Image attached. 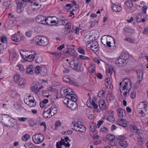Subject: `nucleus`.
<instances>
[{
    "mask_svg": "<svg viewBox=\"0 0 148 148\" xmlns=\"http://www.w3.org/2000/svg\"><path fill=\"white\" fill-rule=\"evenodd\" d=\"M52 55L56 56L57 59L59 58L61 56L60 53H58L56 52H54L52 53Z\"/></svg>",
    "mask_w": 148,
    "mask_h": 148,
    "instance_id": "obj_59",
    "label": "nucleus"
},
{
    "mask_svg": "<svg viewBox=\"0 0 148 148\" xmlns=\"http://www.w3.org/2000/svg\"><path fill=\"white\" fill-rule=\"evenodd\" d=\"M141 80L139 81V79H138L137 82L134 84V86L136 88H137L139 87V85L140 84V82Z\"/></svg>",
    "mask_w": 148,
    "mask_h": 148,
    "instance_id": "obj_58",
    "label": "nucleus"
},
{
    "mask_svg": "<svg viewBox=\"0 0 148 148\" xmlns=\"http://www.w3.org/2000/svg\"><path fill=\"white\" fill-rule=\"evenodd\" d=\"M75 92L74 91L72 92L71 93L68 94L67 93L66 95V97L71 100L72 101L76 102L77 101V99L76 96H73L72 95H74Z\"/></svg>",
    "mask_w": 148,
    "mask_h": 148,
    "instance_id": "obj_12",
    "label": "nucleus"
},
{
    "mask_svg": "<svg viewBox=\"0 0 148 148\" xmlns=\"http://www.w3.org/2000/svg\"><path fill=\"white\" fill-rule=\"evenodd\" d=\"M28 53L25 55V56H23V58L26 60L31 62L33 60L34 58L36 57V53L35 51H27Z\"/></svg>",
    "mask_w": 148,
    "mask_h": 148,
    "instance_id": "obj_5",
    "label": "nucleus"
},
{
    "mask_svg": "<svg viewBox=\"0 0 148 148\" xmlns=\"http://www.w3.org/2000/svg\"><path fill=\"white\" fill-rule=\"evenodd\" d=\"M11 39L12 40L16 42H18L21 40L19 36L17 34H14L12 35L11 37Z\"/></svg>",
    "mask_w": 148,
    "mask_h": 148,
    "instance_id": "obj_27",
    "label": "nucleus"
},
{
    "mask_svg": "<svg viewBox=\"0 0 148 148\" xmlns=\"http://www.w3.org/2000/svg\"><path fill=\"white\" fill-rule=\"evenodd\" d=\"M71 2L73 4V5L69 9H70V10H71V11H75L77 8V7L76 6V2L74 1H72Z\"/></svg>",
    "mask_w": 148,
    "mask_h": 148,
    "instance_id": "obj_36",
    "label": "nucleus"
},
{
    "mask_svg": "<svg viewBox=\"0 0 148 148\" xmlns=\"http://www.w3.org/2000/svg\"><path fill=\"white\" fill-rule=\"evenodd\" d=\"M33 40L37 45L43 46L47 45L49 42L48 38L45 36H37L33 38Z\"/></svg>",
    "mask_w": 148,
    "mask_h": 148,
    "instance_id": "obj_1",
    "label": "nucleus"
},
{
    "mask_svg": "<svg viewBox=\"0 0 148 148\" xmlns=\"http://www.w3.org/2000/svg\"><path fill=\"white\" fill-rule=\"evenodd\" d=\"M116 124L124 127H126L127 126L126 121L121 118H120L118 119L116 122Z\"/></svg>",
    "mask_w": 148,
    "mask_h": 148,
    "instance_id": "obj_11",
    "label": "nucleus"
},
{
    "mask_svg": "<svg viewBox=\"0 0 148 148\" xmlns=\"http://www.w3.org/2000/svg\"><path fill=\"white\" fill-rule=\"evenodd\" d=\"M51 18L50 17H48V18H47L45 17L44 22V23H44V24L50 25L49 23H51Z\"/></svg>",
    "mask_w": 148,
    "mask_h": 148,
    "instance_id": "obj_38",
    "label": "nucleus"
},
{
    "mask_svg": "<svg viewBox=\"0 0 148 148\" xmlns=\"http://www.w3.org/2000/svg\"><path fill=\"white\" fill-rule=\"evenodd\" d=\"M148 106V103L147 102H141L138 106V108L139 109H142L147 113H148V109L147 107Z\"/></svg>",
    "mask_w": 148,
    "mask_h": 148,
    "instance_id": "obj_8",
    "label": "nucleus"
},
{
    "mask_svg": "<svg viewBox=\"0 0 148 148\" xmlns=\"http://www.w3.org/2000/svg\"><path fill=\"white\" fill-rule=\"evenodd\" d=\"M1 41L2 43H0V45H2L3 49L6 48L7 47V38L5 36H2L1 37Z\"/></svg>",
    "mask_w": 148,
    "mask_h": 148,
    "instance_id": "obj_14",
    "label": "nucleus"
},
{
    "mask_svg": "<svg viewBox=\"0 0 148 148\" xmlns=\"http://www.w3.org/2000/svg\"><path fill=\"white\" fill-rule=\"evenodd\" d=\"M105 93V92L103 90H101L99 92L98 95L99 97H102L103 96Z\"/></svg>",
    "mask_w": 148,
    "mask_h": 148,
    "instance_id": "obj_52",
    "label": "nucleus"
},
{
    "mask_svg": "<svg viewBox=\"0 0 148 148\" xmlns=\"http://www.w3.org/2000/svg\"><path fill=\"white\" fill-rule=\"evenodd\" d=\"M10 117L7 114H4L0 118V121L3 123V122H7L10 120Z\"/></svg>",
    "mask_w": 148,
    "mask_h": 148,
    "instance_id": "obj_20",
    "label": "nucleus"
},
{
    "mask_svg": "<svg viewBox=\"0 0 148 148\" xmlns=\"http://www.w3.org/2000/svg\"><path fill=\"white\" fill-rule=\"evenodd\" d=\"M129 54L127 53H123L120 56L125 62L129 59Z\"/></svg>",
    "mask_w": 148,
    "mask_h": 148,
    "instance_id": "obj_30",
    "label": "nucleus"
},
{
    "mask_svg": "<svg viewBox=\"0 0 148 148\" xmlns=\"http://www.w3.org/2000/svg\"><path fill=\"white\" fill-rule=\"evenodd\" d=\"M80 122L76 121L72 122L71 124V129L76 131H79L81 132H83L86 130V127L81 124Z\"/></svg>",
    "mask_w": 148,
    "mask_h": 148,
    "instance_id": "obj_3",
    "label": "nucleus"
},
{
    "mask_svg": "<svg viewBox=\"0 0 148 148\" xmlns=\"http://www.w3.org/2000/svg\"><path fill=\"white\" fill-rule=\"evenodd\" d=\"M43 60L41 56H39L35 60V61L36 63H41L42 62Z\"/></svg>",
    "mask_w": 148,
    "mask_h": 148,
    "instance_id": "obj_45",
    "label": "nucleus"
},
{
    "mask_svg": "<svg viewBox=\"0 0 148 148\" xmlns=\"http://www.w3.org/2000/svg\"><path fill=\"white\" fill-rule=\"evenodd\" d=\"M17 66L18 68V69L20 71H23L24 70V68L23 66L22 65H17Z\"/></svg>",
    "mask_w": 148,
    "mask_h": 148,
    "instance_id": "obj_62",
    "label": "nucleus"
},
{
    "mask_svg": "<svg viewBox=\"0 0 148 148\" xmlns=\"http://www.w3.org/2000/svg\"><path fill=\"white\" fill-rule=\"evenodd\" d=\"M68 106L72 110H75L77 108V106L76 102L70 101L69 104Z\"/></svg>",
    "mask_w": 148,
    "mask_h": 148,
    "instance_id": "obj_13",
    "label": "nucleus"
},
{
    "mask_svg": "<svg viewBox=\"0 0 148 148\" xmlns=\"http://www.w3.org/2000/svg\"><path fill=\"white\" fill-rule=\"evenodd\" d=\"M92 38L89 35H86L84 39V41L85 43H87L88 45L90 44L92 42Z\"/></svg>",
    "mask_w": 148,
    "mask_h": 148,
    "instance_id": "obj_21",
    "label": "nucleus"
},
{
    "mask_svg": "<svg viewBox=\"0 0 148 148\" xmlns=\"http://www.w3.org/2000/svg\"><path fill=\"white\" fill-rule=\"evenodd\" d=\"M70 101L71 100H70L69 99L66 97V98L64 99L63 100V102L64 104H65V105H67L68 106L69 105V104Z\"/></svg>",
    "mask_w": 148,
    "mask_h": 148,
    "instance_id": "obj_48",
    "label": "nucleus"
},
{
    "mask_svg": "<svg viewBox=\"0 0 148 148\" xmlns=\"http://www.w3.org/2000/svg\"><path fill=\"white\" fill-rule=\"evenodd\" d=\"M31 90L32 92L36 94H37L39 92V89L37 85H35L31 87Z\"/></svg>",
    "mask_w": 148,
    "mask_h": 148,
    "instance_id": "obj_33",
    "label": "nucleus"
},
{
    "mask_svg": "<svg viewBox=\"0 0 148 148\" xmlns=\"http://www.w3.org/2000/svg\"><path fill=\"white\" fill-rule=\"evenodd\" d=\"M78 51L80 53L84 55L85 54V51L81 47H79L78 48Z\"/></svg>",
    "mask_w": 148,
    "mask_h": 148,
    "instance_id": "obj_47",
    "label": "nucleus"
},
{
    "mask_svg": "<svg viewBox=\"0 0 148 148\" xmlns=\"http://www.w3.org/2000/svg\"><path fill=\"white\" fill-rule=\"evenodd\" d=\"M112 9L115 12H119L121 11L122 8L120 5L114 4L112 6Z\"/></svg>",
    "mask_w": 148,
    "mask_h": 148,
    "instance_id": "obj_28",
    "label": "nucleus"
},
{
    "mask_svg": "<svg viewBox=\"0 0 148 148\" xmlns=\"http://www.w3.org/2000/svg\"><path fill=\"white\" fill-rule=\"evenodd\" d=\"M48 109L46 110L45 109L43 112V116L44 118H51L52 116L51 115V113L49 112Z\"/></svg>",
    "mask_w": 148,
    "mask_h": 148,
    "instance_id": "obj_23",
    "label": "nucleus"
},
{
    "mask_svg": "<svg viewBox=\"0 0 148 148\" xmlns=\"http://www.w3.org/2000/svg\"><path fill=\"white\" fill-rule=\"evenodd\" d=\"M24 146L26 148H36V146L33 143H26Z\"/></svg>",
    "mask_w": 148,
    "mask_h": 148,
    "instance_id": "obj_34",
    "label": "nucleus"
},
{
    "mask_svg": "<svg viewBox=\"0 0 148 148\" xmlns=\"http://www.w3.org/2000/svg\"><path fill=\"white\" fill-rule=\"evenodd\" d=\"M65 30L64 34L67 35L71 32L70 29L71 27V24L70 23H66L65 25Z\"/></svg>",
    "mask_w": 148,
    "mask_h": 148,
    "instance_id": "obj_15",
    "label": "nucleus"
},
{
    "mask_svg": "<svg viewBox=\"0 0 148 148\" xmlns=\"http://www.w3.org/2000/svg\"><path fill=\"white\" fill-rule=\"evenodd\" d=\"M72 29L74 31L75 34L78 35L79 33V29L75 26L72 27Z\"/></svg>",
    "mask_w": 148,
    "mask_h": 148,
    "instance_id": "obj_44",
    "label": "nucleus"
},
{
    "mask_svg": "<svg viewBox=\"0 0 148 148\" xmlns=\"http://www.w3.org/2000/svg\"><path fill=\"white\" fill-rule=\"evenodd\" d=\"M23 3L22 2H18L17 4L18 8L19 9L21 8H23Z\"/></svg>",
    "mask_w": 148,
    "mask_h": 148,
    "instance_id": "obj_64",
    "label": "nucleus"
},
{
    "mask_svg": "<svg viewBox=\"0 0 148 148\" xmlns=\"http://www.w3.org/2000/svg\"><path fill=\"white\" fill-rule=\"evenodd\" d=\"M27 119V118L26 117H19L18 118V120L20 122L25 121Z\"/></svg>",
    "mask_w": 148,
    "mask_h": 148,
    "instance_id": "obj_61",
    "label": "nucleus"
},
{
    "mask_svg": "<svg viewBox=\"0 0 148 148\" xmlns=\"http://www.w3.org/2000/svg\"><path fill=\"white\" fill-rule=\"evenodd\" d=\"M68 55L71 56H75L77 55V53L73 49L70 48Z\"/></svg>",
    "mask_w": 148,
    "mask_h": 148,
    "instance_id": "obj_31",
    "label": "nucleus"
},
{
    "mask_svg": "<svg viewBox=\"0 0 148 148\" xmlns=\"http://www.w3.org/2000/svg\"><path fill=\"white\" fill-rule=\"evenodd\" d=\"M106 138L110 141H112L115 138V136L111 134H108L107 135Z\"/></svg>",
    "mask_w": 148,
    "mask_h": 148,
    "instance_id": "obj_35",
    "label": "nucleus"
},
{
    "mask_svg": "<svg viewBox=\"0 0 148 148\" xmlns=\"http://www.w3.org/2000/svg\"><path fill=\"white\" fill-rule=\"evenodd\" d=\"M125 62L124 60L120 57L115 61V64L118 67L122 66Z\"/></svg>",
    "mask_w": 148,
    "mask_h": 148,
    "instance_id": "obj_16",
    "label": "nucleus"
},
{
    "mask_svg": "<svg viewBox=\"0 0 148 148\" xmlns=\"http://www.w3.org/2000/svg\"><path fill=\"white\" fill-rule=\"evenodd\" d=\"M91 105L95 109H97L98 108V105L96 104L94 101L92 100L91 102Z\"/></svg>",
    "mask_w": 148,
    "mask_h": 148,
    "instance_id": "obj_49",
    "label": "nucleus"
},
{
    "mask_svg": "<svg viewBox=\"0 0 148 148\" xmlns=\"http://www.w3.org/2000/svg\"><path fill=\"white\" fill-rule=\"evenodd\" d=\"M117 112L119 116L120 117L123 118L126 115L125 111L122 109H118L117 110Z\"/></svg>",
    "mask_w": 148,
    "mask_h": 148,
    "instance_id": "obj_22",
    "label": "nucleus"
},
{
    "mask_svg": "<svg viewBox=\"0 0 148 148\" xmlns=\"http://www.w3.org/2000/svg\"><path fill=\"white\" fill-rule=\"evenodd\" d=\"M45 17L42 15H38L36 17V21L38 23L44 24V23H45L44 22Z\"/></svg>",
    "mask_w": 148,
    "mask_h": 148,
    "instance_id": "obj_18",
    "label": "nucleus"
},
{
    "mask_svg": "<svg viewBox=\"0 0 148 148\" xmlns=\"http://www.w3.org/2000/svg\"><path fill=\"white\" fill-rule=\"evenodd\" d=\"M30 137V136L29 134H26L22 136V139L23 140L26 141L29 139Z\"/></svg>",
    "mask_w": 148,
    "mask_h": 148,
    "instance_id": "obj_41",
    "label": "nucleus"
},
{
    "mask_svg": "<svg viewBox=\"0 0 148 148\" xmlns=\"http://www.w3.org/2000/svg\"><path fill=\"white\" fill-rule=\"evenodd\" d=\"M109 36V37L110 38H111L112 39H113V40L114 41V42H114V40L112 36H109V35H105L103 36L101 38V42L103 44L104 46H106V42L107 41V38H106V36Z\"/></svg>",
    "mask_w": 148,
    "mask_h": 148,
    "instance_id": "obj_24",
    "label": "nucleus"
},
{
    "mask_svg": "<svg viewBox=\"0 0 148 148\" xmlns=\"http://www.w3.org/2000/svg\"><path fill=\"white\" fill-rule=\"evenodd\" d=\"M123 31L126 33H132L134 31V29L128 27H125L123 29Z\"/></svg>",
    "mask_w": 148,
    "mask_h": 148,
    "instance_id": "obj_40",
    "label": "nucleus"
},
{
    "mask_svg": "<svg viewBox=\"0 0 148 148\" xmlns=\"http://www.w3.org/2000/svg\"><path fill=\"white\" fill-rule=\"evenodd\" d=\"M108 144L109 145L113 146H115L117 144V142L115 141H110Z\"/></svg>",
    "mask_w": 148,
    "mask_h": 148,
    "instance_id": "obj_51",
    "label": "nucleus"
},
{
    "mask_svg": "<svg viewBox=\"0 0 148 148\" xmlns=\"http://www.w3.org/2000/svg\"><path fill=\"white\" fill-rule=\"evenodd\" d=\"M35 69V72L37 74H39L42 71V68L39 66H36Z\"/></svg>",
    "mask_w": 148,
    "mask_h": 148,
    "instance_id": "obj_39",
    "label": "nucleus"
},
{
    "mask_svg": "<svg viewBox=\"0 0 148 148\" xmlns=\"http://www.w3.org/2000/svg\"><path fill=\"white\" fill-rule=\"evenodd\" d=\"M90 130L92 132H94L95 131V127L93 123L90 126Z\"/></svg>",
    "mask_w": 148,
    "mask_h": 148,
    "instance_id": "obj_57",
    "label": "nucleus"
},
{
    "mask_svg": "<svg viewBox=\"0 0 148 148\" xmlns=\"http://www.w3.org/2000/svg\"><path fill=\"white\" fill-rule=\"evenodd\" d=\"M136 93L135 91H133L131 93L130 97L132 99H134L136 97Z\"/></svg>",
    "mask_w": 148,
    "mask_h": 148,
    "instance_id": "obj_54",
    "label": "nucleus"
},
{
    "mask_svg": "<svg viewBox=\"0 0 148 148\" xmlns=\"http://www.w3.org/2000/svg\"><path fill=\"white\" fill-rule=\"evenodd\" d=\"M11 3V1H6L4 2L3 5L4 6H5L6 8H9V6Z\"/></svg>",
    "mask_w": 148,
    "mask_h": 148,
    "instance_id": "obj_37",
    "label": "nucleus"
},
{
    "mask_svg": "<svg viewBox=\"0 0 148 148\" xmlns=\"http://www.w3.org/2000/svg\"><path fill=\"white\" fill-rule=\"evenodd\" d=\"M132 84L130 79L127 78L125 79L120 83L121 92V89L123 90H127L128 92H129L132 88Z\"/></svg>",
    "mask_w": 148,
    "mask_h": 148,
    "instance_id": "obj_2",
    "label": "nucleus"
},
{
    "mask_svg": "<svg viewBox=\"0 0 148 148\" xmlns=\"http://www.w3.org/2000/svg\"><path fill=\"white\" fill-rule=\"evenodd\" d=\"M105 85L107 87H108V85L110 83V79L109 78H107L105 80Z\"/></svg>",
    "mask_w": 148,
    "mask_h": 148,
    "instance_id": "obj_60",
    "label": "nucleus"
},
{
    "mask_svg": "<svg viewBox=\"0 0 148 148\" xmlns=\"http://www.w3.org/2000/svg\"><path fill=\"white\" fill-rule=\"evenodd\" d=\"M35 101L34 99H32V98H31V99L28 100V101H27L26 103H25V102L26 104L28 105L29 107H33L36 105V103L35 102Z\"/></svg>",
    "mask_w": 148,
    "mask_h": 148,
    "instance_id": "obj_26",
    "label": "nucleus"
},
{
    "mask_svg": "<svg viewBox=\"0 0 148 148\" xmlns=\"http://www.w3.org/2000/svg\"><path fill=\"white\" fill-rule=\"evenodd\" d=\"M108 115L106 119V120L110 122L113 121L114 119V118L113 116V111H111L110 112H109V113H108Z\"/></svg>",
    "mask_w": 148,
    "mask_h": 148,
    "instance_id": "obj_17",
    "label": "nucleus"
},
{
    "mask_svg": "<svg viewBox=\"0 0 148 148\" xmlns=\"http://www.w3.org/2000/svg\"><path fill=\"white\" fill-rule=\"evenodd\" d=\"M70 67L76 71L79 72L84 71V69L77 60H73L70 62Z\"/></svg>",
    "mask_w": 148,
    "mask_h": 148,
    "instance_id": "obj_4",
    "label": "nucleus"
},
{
    "mask_svg": "<svg viewBox=\"0 0 148 148\" xmlns=\"http://www.w3.org/2000/svg\"><path fill=\"white\" fill-rule=\"evenodd\" d=\"M70 79L67 76H64L63 78V81L66 82H70Z\"/></svg>",
    "mask_w": 148,
    "mask_h": 148,
    "instance_id": "obj_55",
    "label": "nucleus"
},
{
    "mask_svg": "<svg viewBox=\"0 0 148 148\" xmlns=\"http://www.w3.org/2000/svg\"><path fill=\"white\" fill-rule=\"evenodd\" d=\"M14 80L19 85H23L25 83V79L24 78H21L19 74L15 75L14 77Z\"/></svg>",
    "mask_w": 148,
    "mask_h": 148,
    "instance_id": "obj_7",
    "label": "nucleus"
},
{
    "mask_svg": "<svg viewBox=\"0 0 148 148\" xmlns=\"http://www.w3.org/2000/svg\"><path fill=\"white\" fill-rule=\"evenodd\" d=\"M63 141V140H61L60 142L57 143L56 147L57 148H62L61 147L62 145H63V143H62V142Z\"/></svg>",
    "mask_w": 148,
    "mask_h": 148,
    "instance_id": "obj_46",
    "label": "nucleus"
},
{
    "mask_svg": "<svg viewBox=\"0 0 148 148\" xmlns=\"http://www.w3.org/2000/svg\"><path fill=\"white\" fill-rule=\"evenodd\" d=\"M49 112L51 113V115L53 116L56 114L58 110V109L56 106L54 104H52L51 107L49 109Z\"/></svg>",
    "mask_w": 148,
    "mask_h": 148,
    "instance_id": "obj_9",
    "label": "nucleus"
},
{
    "mask_svg": "<svg viewBox=\"0 0 148 148\" xmlns=\"http://www.w3.org/2000/svg\"><path fill=\"white\" fill-rule=\"evenodd\" d=\"M99 45L98 42L96 41L93 42L92 45L90 46V49H92L93 51L95 53L99 49Z\"/></svg>",
    "mask_w": 148,
    "mask_h": 148,
    "instance_id": "obj_10",
    "label": "nucleus"
},
{
    "mask_svg": "<svg viewBox=\"0 0 148 148\" xmlns=\"http://www.w3.org/2000/svg\"><path fill=\"white\" fill-rule=\"evenodd\" d=\"M138 111L139 114L142 115V116H144L146 115V112L144 111L142 109H140V110H138Z\"/></svg>",
    "mask_w": 148,
    "mask_h": 148,
    "instance_id": "obj_50",
    "label": "nucleus"
},
{
    "mask_svg": "<svg viewBox=\"0 0 148 148\" xmlns=\"http://www.w3.org/2000/svg\"><path fill=\"white\" fill-rule=\"evenodd\" d=\"M33 66V65H31L27 67L26 69V73L30 74H33L34 71V68Z\"/></svg>",
    "mask_w": 148,
    "mask_h": 148,
    "instance_id": "obj_29",
    "label": "nucleus"
},
{
    "mask_svg": "<svg viewBox=\"0 0 148 148\" xmlns=\"http://www.w3.org/2000/svg\"><path fill=\"white\" fill-rule=\"evenodd\" d=\"M44 136L40 134H37L33 135L32 136L33 141L36 144H38L42 142L44 140Z\"/></svg>",
    "mask_w": 148,
    "mask_h": 148,
    "instance_id": "obj_6",
    "label": "nucleus"
},
{
    "mask_svg": "<svg viewBox=\"0 0 148 148\" xmlns=\"http://www.w3.org/2000/svg\"><path fill=\"white\" fill-rule=\"evenodd\" d=\"M119 144L121 146L124 147H126L127 145V143L125 141H121L119 142Z\"/></svg>",
    "mask_w": 148,
    "mask_h": 148,
    "instance_id": "obj_42",
    "label": "nucleus"
},
{
    "mask_svg": "<svg viewBox=\"0 0 148 148\" xmlns=\"http://www.w3.org/2000/svg\"><path fill=\"white\" fill-rule=\"evenodd\" d=\"M126 41H128L132 43H134L135 40L131 38H126L125 40Z\"/></svg>",
    "mask_w": 148,
    "mask_h": 148,
    "instance_id": "obj_56",
    "label": "nucleus"
},
{
    "mask_svg": "<svg viewBox=\"0 0 148 148\" xmlns=\"http://www.w3.org/2000/svg\"><path fill=\"white\" fill-rule=\"evenodd\" d=\"M136 73L137 75V78L139 79V81L142 80L143 78V72L142 70L138 69L136 71Z\"/></svg>",
    "mask_w": 148,
    "mask_h": 148,
    "instance_id": "obj_25",
    "label": "nucleus"
},
{
    "mask_svg": "<svg viewBox=\"0 0 148 148\" xmlns=\"http://www.w3.org/2000/svg\"><path fill=\"white\" fill-rule=\"evenodd\" d=\"M99 105L100 109L102 110H105L106 107L104 101L103 99H100L99 101Z\"/></svg>",
    "mask_w": 148,
    "mask_h": 148,
    "instance_id": "obj_19",
    "label": "nucleus"
},
{
    "mask_svg": "<svg viewBox=\"0 0 148 148\" xmlns=\"http://www.w3.org/2000/svg\"><path fill=\"white\" fill-rule=\"evenodd\" d=\"M79 58L81 59L84 60H89L90 59V58L86 56H84L80 55L79 56Z\"/></svg>",
    "mask_w": 148,
    "mask_h": 148,
    "instance_id": "obj_53",
    "label": "nucleus"
},
{
    "mask_svg": "<svg viewBox=\"0 0 148 148\" xmlns=\"http://www.w3.org/2000/svg\"><path fill=\"white\" fill-rule=\"evenodd\" d=\"M132 1L131 0H129L126 2V4L128 7V8H130L132 6L133 3Z\"/></svg>",
    "mask_w": 148,
    "mask_h": 148,
    "instance_id": "obj_43",
    "label": "nucleus"
},
{
    "mask_svg": "<svg viewBox=\"0 0 148 148\" xmlns=\"http://www.w3.org/2000/svg\"><path fill=\"white\" fill-rule=\"evenodd\" d=\"M125 138L124 136L123 135H120L118 136L117 139L119 140L122 141L124 140Z\"/></svg>",
    "mask_w": 148,
    "mask_h": 148,
    "instance_id": "obj_63",
    "label": "nucleus"
},
{
    "mask_svg": "<svg viewBox=\"0 0 148 148\" xmlns=\"http://www.w3.org/2000/svg\"><path fill=\"white\" fill-rule=\"evenodd\" d=\"M131 130L134 133H138L139 129L136 126L134 125H131L130 126Z\"/></svg>",
    "mask_w": 148,
    "mask_h": 148,
    "instance_id": "obj_32",
    "label": "nucleus"
}]
</instances>
